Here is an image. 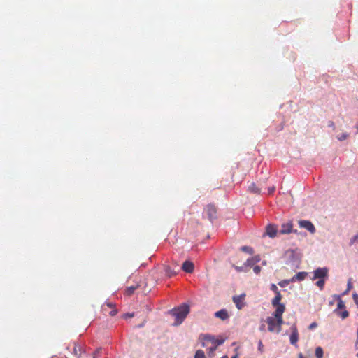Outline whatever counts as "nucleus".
<instances>
[{
  "instance_id": "f3484780",
  "label": "nucleus",
  "mask_w": 358,
  "mask_h": 358,
  "mask_svg": "<svg viewBox=\"0 0 358 358\" xmlns=\"http://www.w3.org/2000/svg\"><path fill=\"white\" fill-rule=\"evenodd\" d=\"M334 313L340 316L342 319H345L348 317L349 313L348 311L346 310H343V311H339L338 310H334Z\"/></svg>"
},
{
  "instance_id": "c9c22d12",
  "label": "nucleus",
  "mask_w": 358,
  "mask_h": 358,
  "mask_svg": "<svg viewBox=\"0 0 358 358\" xmlns=\"http://www.w3.org/2000/svg\"><path fill=\"white\" fill-rule=\"evenodd\" d=\"M117 312V310L113 309V310H112L110 312V315L111 316H114V315H116Z\"/></svg>"
},
{
  "instance_id": "9b49d317",
  "label": "nucleus",
  "mask_w": 358,
  "mask_h": 358,
  "mask_svg": "<svg viewBox=\"0 0 358 358\" xmlns=\"http://www.w3.org/2000/svg\"><path fill=\"white\" fill-rule=\"evenodd\" d=\"M278 231L277 227L275 225L268 224L266 227V233L271 238H274L276 236Z\"/></svg>"
},
{
  "instance_id": "423d86ee",
  "label": "nucleus",
  "mask_w": 358,
  "mask_h": 358,
  "mask_svg": "<svg viewBox=\"0 0 358 358\" xmlns=\"http://www.w3.org/2000/svg\"><path fill=\"white\" fill-rule=\"evenodd\" d=\"M299 224L300 227L304 228L307 229L311 234H314L315 232V227L313 224L309 220H299Z\"/></svg>"
},
{
  "instance_id": "0eeeda50",
  "label": "nucleus",
  "mask_w": 358,
  "mask_h": 358,
  "mask_svg": "<svg viewBox=\"0 0 358 358\" xmlns=\"http://www.w3.org/2000/svg\"><path fill=\"white\" fill-rule=\"evenodd\" d=\"M206 210L207 212L208 219L210 221H213L216 217L217 209L215 206L210 204L206 206Z\"/></svg>"
},
{
  "instance_id": "6ab92c4d",
  "label": "nucleus",
  "mask_w": 358,
  "mask_h": 358,
  "mask_svg": "<svg viewBox=\"0 0 358 358\" xmlns=\"http://www.w3.org/2000/svg\"><path fill=\"white\" fill-rule=\"evenodd\" d=\"M248 190L250 192L255 193V194H259L260 193V189L258 188L255 183H252L248 187Z\"/></svg>"
},
{
  "instance_id": "f8f14e48",
  "label": "nucleus",
  "mask_w": 358,
  "mask_h": 358,
  "mask_svg": "<svg viewBox=\"0 0 358 358\" xmlns=\"http://www.w3.org/2000/svg\"><path fill=\"white\" fill-rule=\"evenodd\" d=\"M194 264L190 261H185L182 266V269L188 273H191L194 271Z\"/></svg>"
},
{
  "instance_id": "cd10ccee",
  "label": "nucleus",
  "mask_w": 358,
  "mask_h": 358,
  "mask_svg": "<svg viewBox=\"0 0 358 358\" xmlns=\"http://www.w3.org/2000/svg\"><path fill=\"white\" fill-rule=\"evenodd\" d=\"M357 242L358 243V234L351 238L350 244L352 245Z\"/></svg>"
},
{
  "instance_id": "4be33fe9",
  "label": "nucleus",
  "mask_w": 358,
  "mask_h": 358,
  "mask_svg": "<svg viewBox=\"0 0 358 358\" xmlns=\"http://www.w3.org/2000/svg\"><path fill=\"white\" fill-rule=\"evenodd\" d=\"M73 353L76 356L79 357L82 353L81 348L77 345H75V346L73 348Z\"/></svg>"
},
{
  "instance_id": "e433bc0d",
  "label": "nucleus",
  "mask_w": 358,
  "mask_h": 358,
  "mask_svg": "<svg viewBox=\"0 0 358 358\" xmlns=\"http://www.w3.org/2000/svg\"><path fill=\"white\" fill-rule=\"evenodd\" d=\"M134 316V314L133 313H127L125 315H124V318H127V317H132Z\"/></svg>"
},
{
  "instance_id": "1a4fd4ad",
  "label": "nucleus",
  "mask_w": 358,
  "mask_h": 358,
  "mask_svg": "<svg viewBox=\"0 0 358 358\" xmlns=\"http://www.w3.org/2000/svg\"><path fill=\"white\" fill-rule=\"evenodd\" d=\"M260 261L259 255L254 256L251 258L247 259V261L244 263L245 267H253L255 264L258 263Z\"/></svg>"
},
{
  "instance_id": "4468645a",
  "label": "nucleus",
  "mask_w": 358,
  "mask_h": 358,
  "mask_svg": "<svg viewBox=\"0 0 358 358\" xmlns=\"http://www.w3.org/2000/svg\"><path fill=\"white\" fill-rule=\"evenodd\" d=\"M176 268H178V265H176L173 268H171L169 266H164L165 274L169 277H172L177 274Z\"/></svg>"
},
{
  "instance_id": "2f4dec72",
  "label": "nucleus",
  "mask_w": 358,
  "mask_h": 358,
  "mask_svg": "<svg viewBox=\"0 0 358 358\" xmlns=\"http://www.w3.org/2000/svg\"><path fill=\"white\" fill-rule=\"evenodd\" d=\"M353 299H354L355 303L358 306V294H357L355 293L353 294Z\"/></svg>"
},
{
  "instance_id": "58836bf2",
  "label": "nucleus",
  "mask_w": 358,
  "mask_h": 358,
  "mask_svg": "<svg viewBox=\"0 0 358 358\" xmlns=\"http://www.w3.org/2000/svg\"><path fill=\"white\" fill-rule=\"evenodd\" d=\"M277 289L276 285H274V284H272V285H271V289H272L273 291H274V290H275V289Z\"/></svg>"
},
{
  "instance_id": "f03ea898",
  "label": "nucleus",
  "mask_w": 358,
  "mask_h": 358,
  "mask_svg": "<svg viewBox=\"0 0 358 358\" xmlns=\"http://www.w3.org/2000/svg\"><path fill=\"white\" fill-rule=\"evenodd\" d=\"M189 313V306L187 303H182L180 306L171 310L169 313L175 318V321L173 325L176 327L180 325Z\"/></svg>"
},
{
  "instance_id": "37998d69",
  "label": "nucleus",
  "mask_w": 358,
  "mask_h": 358,
  "mask_svg": "<svg viewBox=\"0 0 358 358\" xmlns=\"http://www.w3.org/2000/svg\"><path fill=\"white\" fill-rule=\"evenodd\" d=\"M222 358H228L227 355H224Z\"/></svg>"
},
{
  "instance_id": "b1692460",
  "label": "nucleus",
  "mask_w": 358,
  "mask_h": 358,
  "mask_svg": "<svg viewBox=\"0 0 358 358\" xmlns=\"http://www.w3.org/2000/svg\"><path fill=\"white\" fill-rule=\"evenodd\" d=\"M324 279H319V280L316 282V285L320 289H322L324 287Z\"/></svg>"
},
{
  "instance_id": "72a5a7b5",
  "label": "nucleus",
  "mask_w": 358,
  "mask_h": 358,
  "mask_svg": "<svg viewBox=\"0 0 358 358\" xmlns=\"http://www.w3.org/2000/svg\"><path fill=\"white\" fill-rule=\"evenodd\" d=\"M105 306H107L109 308H113L114 307V304L111 302H106L103 304V307L104 308Z\"/></svg>"
},
{
  "instance_id": "bb28decb",
  "label": "nucleus",
  "mask_w": 358,
  "mask_h": 358,
  "mask_svg": "<svg viewBox=\"0 0 358 358\" xmlns=\"http://www.w3.org/2000/svg\"><path fill=\"white\" fill-rule=\"evenodd\" d=\"M252 268L255 274H259L261 272V267L259 266L255 265Z\"/></svg>"
},
{
  "instance_id": "f257e3e1",
  "label": "nucleus",
  "mask_w": 358,
  "mask_h": 358,
  "mask_svg": "<svg viewBox=\"0 0 358 358\" xmlns=\"http://www.w3.org/2000/svg\"><path fill=\"white\" fill-rule=\"evenodd\" d=\"M281 299L282 296L280 292H278L271 301L272 306L275 310L273 315L266 319L268 329L271 332L279 333L281 331V325L283 323L282 315L285 310V304L280 303Z\"/></svg>"
},
{
  "instance_id": "5701e85b",
  "label": "nucleus",
  "mask_w": 358,
  "mask_h": 358,
  "mask_svg": "<svg viewBox=\"0 0 358 358\" xmlns=\"http://www.w3.org/2000/svg\"><path fill=\"white\" fill-rule=\"evenodd\" d=\"M206 355L203 350H198L196 351L194 358H205Z\"/></svg>"
},
{
  "instance_id": "4c0bfd02",
  "label": "nucleus",
  "mask_w": 358,
  "mask_h": 358,
  "mask_svg": "<svg viewBox=\"0 0 358 358\" xmlns=\"http://www.w3.org/2000/svg\"><path fill=\"white\" fill-rule=\"evenodd\" d=\"M329 127L334 128V123L332 121L329 122Z\"/></svg>"
},
{
  "instance_id": "f704fd0d",
  "label": "nucleus",
  "mask_w": 358,
  "mask_h": 358,
  "mask_svg": "<svg viewBox=\"0 0 358 358\" xmlns=\"http://www.w3.org/2000/svg\"><path fill=\"white\" fill-rule=\"evenodd\" d=\"M139 288V287H128L127 289V291H129V292H131V291H134L136 289H138Z\"/></svg>"
},
{
  "instance_id": "39448f33",
  "label": "nucleus",
  "mask_w": 358,
  "mask_h": 358,
  "mask_svg": "<svg viewBox=\"0 0 358 358\" xmlns=\"http://www.w3.org/2000/svg\"><path fill=\"white\" fill-rule=\"evenodd\" d=\"M328 270L327 268H318L314 271L313 280L325 279L327 277Z\"/></svg>"
},
{
  "instance_id": "a878e982",
  "label": "nucleus",
  "mask_w": 358,
  "mask_h": 358,
  "mask_svg": "<svg viewBox=\"0 0 358 358\" xmlns=\"http://www.w3.org/2000/svg\"><path fill=\"white\" fill-rule=\"evenodd\" d=\"M258 351L260 354H262L264 351V346L262 342V341H259L258 342Z\"/></svg>"
},
{
  "instance_id": "20e7f679",
  "label": "nucleus",
  "mask_w": 358,
  "mask_h": 358,
  "mask_svg": "<svg viewBox=\"0 0 358 358\" xmlns=\"http://www.w3.org/2000/svg\"><path fill=\"white\" fill-rule=\"evenodd\" d=\"M245 296H246V295L244 293H243L240 295H238V296H233V301L235 303L236 307L238 310L242 309L245 306V304H246L245 301Z\"/></svg>"
},
{
  "instance_id": "a19ab883",
  "label": "nucleus",
  "mask_w": 358,
  "mask_h": 358,
  "mask_svg": "<svg viewBox=\"0 0 358 358\" xmlns=\"http://www.w3.org/2000/svg\"><path fill=\"white\" fill-rule=\"evenodd\" d=\"M236 270L238 271H243V267H236Z\"/></svg>"
},
{
  "instance_id": "ea45409f",
  "label": "nucleus",
  "mask_w": 358,
  "mask_h": 358,
  "mask_svg": "<svg viewBox=\"0 0 358 358\" xmlns=\"http://www.w3.org/2000/svg\"><path fill=\"white\" fill-rule=\"evenodd\" d=\"M99 352V350H97L96 352H95L94 353L93 358H97V355H98Z\"/></svg>"
},
{
  "instance_id": "473e14b6",
  "label": "nucleus",
  "mask_w": 358,
  "mask_h": 358,
  "mask_svg": "<svg viewBox=\"0 0 358 358\" xmlns=\"http://www.w3.org/2000/svg\"><path fill=\"white\" fill-rule=\"evenodd\" d=\"M317 327V324L316 322H313L309 325L308 328H309V329H313L316 328Z\"/></svg>"
},
{
  "instance_id": "a211bd4d",
  "label": "nucleus",
  "mask_w": 358,
  "mask_h": 358,
  "mask_svg": "<svg viewBox=\"0 0 358 358\" xmlns=\"http://www.w3.org/2000/svg\"><path fill=\"white\" fill-rule=\"evenodd\" d=\"M217 350L215 347L211 345L207 349V356L208 358H213L215 357V352Z\"/></svg>"
},
{
  "instance_id": "c03bdc74",
  "label": "nucleus",
  "mask_w": 358,
  "mask_h": 358,
  "mask_svg": "<svg viewBox=\"0 0 358 358\" xmlns=\"http://www.w3.org/2000/svg\"><path fill=\"white\" fill-rule=\"evenodd\" d=\"M357 356H358V353H357Z\"/></svg>"
},
{
  "instance_id": "6e6552de",
  "label": "nucleus",
  "mask_w": 358,
  "mask_h": 358,
  "mask_svg": "<svg viewBox=\"0 0 358 358\" xmlns=\"http://www.w3.org/2000/svg\"><path fill=\"white\" fill-rule=\"evenodd\" d=\"M293 224L292 222H287L282 224L280 229L279 230V233L280 234H287L292 231Z\"/></svg>"
},
{
  "instance_id": "393cba45",
  "label": "nucleus",
  "mask_w": 358,
  "mask_h": 358,
  "mask_svg": "<svg viewBox=\"0 0 358 358\" xmlns=\"http://www.w3.org/2000/svg\"><path fill=\"white\" fill-rule=\"evenodd\" d=\"M348 136H349V135H348V134H347V133H343V134H341V135H338V136H337V139H338V141H344V140H345V139L348 137Z\"/></svg>"
},
{
  "instance_id": "412c9836",
  "label": "nucleus",
  "mask_w": 358,
  "mask_h": 358,
  "mask_svg": "<svg viewBox=\"0 0 358 358\" xmlns=\"http://www.w3.org/2000/svg\"><path fill=\"white\" fill-rule=\"evenodd\" d=\"M315 356L317 358L323 357V350L321 347H317L315 349Z\"/></svg>"
},
{
  "instance_id": "aec40b11",
  "label": "nucleus",
  "mask_w": 358,
  "mask_h": 358,
  "mask_svg": "<svg viewBox=\"0 0 358 358\" xmlns=\"http://www.w3.org/2000/svg\"><path fill=\"white\" fill-rule=\"evenodd\" d=\"M241 250L244 252H246V253H248L250 255H252L254 253V250L252 248L250 247V246H242L241 248Z\"/></svg>"
},
{
  "instance_id": "7c9ffc66",
  "label": "nucleus",
  "mask_w": 358,
  "mask_h": 358,
  "mask_svg": "<svg viewBox=\"0 0 358 358\" xmlns=\"http://www.w3.org/2000/svg\"><path fill=\"white\" fill-rule=\"evenodd\" d=\"M275 190V187L274 186L268 187V194H272Z\"/></svg>"
},
{
  "instance_id": "79ce46f5",
  "label": "nucleus",
  "mask_w": 358,
  "mask_h": 358,
  "mask_svg": "<svg viewBox=\"0 0 358 358\" xmlns=\"http://www.w3.org/2000/svg\"><path fill=\"white\" fill-rule=\"evenodd\" d=\"M231 358H238V355H235L234 356H233Z\"/></svg>"
},
{
  "instance_id": "ddd939ff",
  "label": "nucleus",
  "mask_w": 358,
  "mask_h": 358,
  "mask_svg": "<svg viewBox=\"0 0 358 358\" xmlns=\"http://www.w3.org/2000/svg\"><path fill=\"white\" fill-rule=\"evenodd\" d=\"M215 316L222 320H225L229 318L228 312L225 309H222L215 313Z\"/></svg>"
},
{
  "instance_id": "c756f323",
  "label": "nucleus",
  "mask_w": 358,
  "mask_h": 358,
  "mask_svg": "<svg viewBox=\"0 0 358 358\" xmlns=\"http://www.w3.org/2000/svg\"><path fill=\"white\" fill-rule=\"evenodd\" d=\"M352 288H353V286H352V279H349L348 282V288H347L346 291H350Z\"/></svg>"
},
{
  "instance_id": "7ed1b4c3",
  "label": "nucleus",
  "mask_w": 358,
  "mask_h": 358,
  "mask_svg": "<svg viewBox=\"0 0 358 358\" xmlns=\"http://www.w3.org/2000/svg\"><path fill=\"white\" fill-rule=\"evenodd\" d=\"M203 340L204 341L202 344L203 347H205L208 343H210L213 347H215L217 348L219 345H222L224 343L223 339H216L215 337L210 335H205L203 336Z\"/></svg>"
},
{
  "instance_id": "c85d7f7f",
  "label": "nucleus",
  "mask_w": 358,
  "mask_h": 358,
  "mask_svg": "<svg viewBox=\"0 0 358 358\" xmlns=\"http://www.w3.org/2000/svg\"><path fill=\"white\" fill-rule=\"evenodd\" d=\"M290 281L291 280H289L281 281L279 282V285L281 286L282 287H283L287 285Z\"/></svg>"
},
{
  "instance_id": "9d476101",
  "label": "nucleus",
  "mask_w": 358,
  "mask_h": 358,
  "mask_svg": "<svg viewBox=\"0 0 358 358\" xmlns=\"http://www.w3.org/2000/svg\"><path fill=\"white\" fill-rule=\"evenodd\" d=\"M291 329L292 332L290 335V343L292 345H296L299 339L298 331L295 325H293Z\"/></svg>"
},
{
  "instance_id": "dca6fc26",
  "label": "nucleus",
  "mask_w": 358,
  "mask_h": 358,
  "mask_svg": "<svg viewBox=\"0 0 358 358\" xmlns=\"http://www.w3.org/2000/svg\"><path fill=\"white\" fill-rule=\"evenodd\" d=\"M337 299V307L335 310H344L345 308V303L341 299L340 296H335Z\"/></svg>"
},
{
  "instance_id": "2eb2a0df",
  "label": "nucleus",
  "mask_w": 358,
  "mask_h": 358,
  "mask_svg": "<svg viewBox=\"0 0 358 358\" xmlns=\"http://www.w3.org/2000/svg\"><path fill=\"white\" fill-rule=\"evenodd\" d=\"M308 273L306 272H299L296 274L292 278V281L297 280H303L307 276Z\"/></svg>"
}]
</instances>
